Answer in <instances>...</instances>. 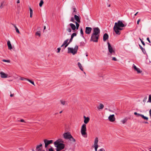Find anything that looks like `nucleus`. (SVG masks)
<instances>
[{
  "mask_svg": "<svg viewBox=\"0 0 151 151\" xmlns=\"http://www.w3.org/2000/svg\"><path fill=\"white\" fill-rule=\"evenodd\" d=\"M124 27L125 25L122 23V22L119 20L117 22L115 23L113 29L116 34L119 35L120 34L119 31L122 30L123 29L122 28Z\"/></svg>",
  "mask_w": 151,
  "mask_h": 151,
  "instance_id": "nucleus-1",
  "label": "nucleus"
},
{
  "mask_svg": "<svg viewBox=\"0 0 151 151\" xmlns=\"http://www.w3.org/2000/svg\"><path fill=\"white\" fill-rule=\"evenodd\" d=\"M108 49L109 52L108 55L110 57H111L112 55H114L115 54V51L114 49L109 42H107Z\"/></svg>",
  "mask_w": 151,
  "mask_h": 151,
  "instance_id": "nucleus-2",
  "label": "nucleus"
},
{
  "mask_svg": "<svg viewBox=\"0 0 151 151\" xmlns=\"http://www.w3.org/2000/svg\"><path fill=\"white\" fill-rule=\"evenodd\" d=\"M54 145L56 147V151L58 150L60 151L63 149L65 147V144L63 143H59V142H54Z\"/></svg>",
  "mask_w": 151,
  "mask_h": 151,
  "instance_id": "nucleus-3",
  "label": "nucleus"
},
{
  "mask_svg": "<svg viewBox=\"0 0 151 151\" xmlns=\"http://www.w3.org/2000/svg\"><path fill=\"white\" fill-rule=\"evenodd\" d=\"M78 48L77 45H76L74 48L72 47H68V53H72L73 55H74L76 53Z\"/></svg>",
  "mask_w": 151,
  "mask_h": 151,
  "instance_id": "nucleus-4",
  "label": "nucleus"
},
{
  "mask_svg": "<svg viewBox=\"0 0 151 151\" xmlns=\"http://www.w3.org/2000/svg\"><path fill=\"white\" fill-rule=\"evenodd\" d=\"M99 36L92 34L90 39V41L95 42H97Z\"/></svg>",
  "mask_w": 151,
  "mask_h": 151,
  "instance_id": "nucleus-5",
  "label": "nucleus"
},
{
  "mask_svg": "<svg viewBox=\"0 0 151 151\" xmlns=\"http://www.w3.org/2000/svg\"><path fill=\"white\" fill-rule=\"evenodd\" d=\"M86 125L85 124H83L81 128V133L82 136H84L86 134Z\"/></svg>",
  "mask_w": 151,
  "mask_h": 151,
  "instance_id": "nucleus-6",
  "label": "nucleus"
},
{
  "mask_svg": "<svg viewBox=\"0 0 151 151\" xmlns=\"http://www.w3.org/2000/svg\"><path fill=\"white\" fill-rule=\"evenodd\" d=\"M100 30L98 27H95L93 28V33L92 34L99 36Z\"/></svg>",
  "mask_w": 151,
  "mask_h": 151,
  "instance_id": "nucleus-7",
  "label": "nucleus"
},
{
  "mask_svg": "<svg viewBox=\"0 0 151 151\" xmlns=\"http://www.w3.org/2000/svg\"><path fill=\"white\" fill-rule=\"evenodd\" d=\"M71 136L69 132L65 133L63 134L64 138L66 139H69L70 138V137H71Z\"/></svg>",
  "mask_w": 151,
  "mask_h": 151,
  "instance_id": "nucleus-8",
  "label": "nucleus"
},
{
  "mask_svg": "<svg viewBox=\"0 0 151 151\" xmlns=\"http://www.w3.org/2000/svg\"><path fill=\"white\" fill-rule=\"evenodd\" d=\"M44 141L45 144V148L47 147L48 145L52 143L53 142V141L52 140H48L46 139H44Z\"/></svg>",
  "mask_w": 151,
  "mask_h": 151,
  "instance_id": "nucleus-9",
  "label": "nucleus"
},
{
  "mask_svg": "<svg viewBox=\"0 0 151 151\" xmlns=\"http://www.w3.org/2000/svg\"><path fill=\"white\" fill-rule=\"evenodd\" d=\"M133 68L134 70L137 72L138 73H141L142 72V71L139 68H137L134 64L133 65Z\"/></svg>",
  "mask_w": 151,
  "mask_h": 151,
  "instance_id": "nucleus-10",
  "label": "nucleus"
},
{
  "mask_svg": "<svg viewBox=\"0 0 151 151\" xmlns=\"http://www.w3.org/2000/svg\"><path fill=\"white\" fill-rule=\"evenodd\" d=\"M109 120L111 122H113L115 119L114 114L110 115L108 117Z\"/></svg>",
  "mask_w": 151,
  "mask_h": 151,
  "instance_id": "nucleus-11",
  "label": "nucleus"
},
{
  "mask_svg": "<svg viewBox=\"0 0 151 151\" xmlns=\"http://www.w3.org/2000/svg\"><path fill=\"white\" fill-rule=\"evenodd\" d=\"M92 30L91 28L89 27H86V28L85 32L86 34H90Z\"/></svg>",
  "mask_w": 151,
  "mask_h": 151,
  "instance_id": "nucleus-12",
  "label": "nucleus"
},
{
  "mask_svg": "<svg viewBox=\"0 0 151 151\" xmlns=\"http://www.w3.org/2000/svg\"><path fill=\"white\" fill-rule=\"evenodd\" d=\"M0 74L1 75V77L2 78H6L8 77V75L3 72H0Z\"/></svg>",
  "mask_w": 151,
  "mask_h": 151,
  "instance_id": "nucleus-13",
  "label": "nucleus"
},
{
  "mask_svg": "<svg viewBox=\"0 0 151 151\" xmlns=\"http://www.w3.org/2000/svg\"><path fill=\"white\" fill-rule=\"evenodd\" d=\"M74 17L75 20L77 21L78 22L80 23L81 22L80 17L76 15H75Z\"/></svg>",
  "mask_w": 151,
  "mask_h": 151,
  "instance_id": "nucleus-14",
  "label": "nucleus"
},
{
  "mask_svg": "<svg viewBox=\"0 0 151 151\" xmlns=\"http://www.w3.org/2000/svg\"><path fill=\"white\" fill-rule=\"evenodd\" d=\"M83 118L84 119V122L85 124H87L89 121L90 119L88 117H86L85 116H84Z\"/></svg>",
  "mask_w": 151,
  "mask_h": 151,
  "instance_id": "nucleus-15",
  "label": "nucleus"
},
{
  "mask_svg": "<svg viewBox=\"0 0 151 151\" xmlns=\"http://www.w3.org/2000/svg\"><path fill=\"white\" fill-rule=\"evenodd\" d=\"M109 38L108 35L106 33L104 34L103 37V40L104 41H105Z\"/></svg>",
  "mask_w": 151,
  "mask_h": 151,
  "instance_id": "nucleus-16",
  "label": "nucleus"
},
{
  "mask_svg": "<svg viewBox=\"0 0 151 151\" xmlns=\"http://www.w3.org/2000/svg\"><path fill=\"white\" fill-rule=\"evenodd\" d=\"M7 44L8 49L10 50H11L12 49V48L10 42L9 41H8L7 42Z\"/></svg>",
  "mask_w": 151,
  "mask_h": 151,
  "instance_id": "nucleus-17",
  "label": "nucleus"
},
{
  "mask_svg": "<svg viewBox=\"0 0 151 151\" xmlns=\"http://www.w3.org/2000/svg\"><path fill=\"white\" fill-rule=\"evenodd\" d=\"M42 146V144H40L39 145H37L36 147V151H39L40 150H41V147Z\"/></svg>",
  "mask_w": 151,
  "mask_h": 151,
  "instance_id": "nucleus-18",
  "label": "nucleus"
},
{
  "mask_svg": "<svg viewBox=\"0 0 151 151\" xmlns=\"http://www.w3.org/2000/svg\"><path fill=\"white\" fill-rule=\"evenodd\" d=\"M70 27H71L72 30L74 31V32L75 31V30L76 29V27L75 25L72 23H70L69 24Z\"/></svg>",
  "mask_w": 151,
  "mask_h": 151,
  "instance_id": "nucleus-19",
  "label": "nucleus"
},
{
  "mask_svg": "<svg viewBox=\"0 0 151 151\" xmlns=\"http://www.w3.org/2000/svg\"><path fill=\"white\" fill-rule=\"evenodd\" d=\"M68 40V39H67L65 40L63 43L64 45H65V47H67L68 46V45L70 43L69 42L68 43H67Z\"/></svg>",
  "mask_w": 151,
  "mask_h": 151,
  "instance_id": "nucleus-20",
  "label": "nucleus"
},
{
  "mask_svg": "<svg viewBox=\"0 0 151 151\" xmlns=\"http://www.w3.org/2000/svg\"><path fill=\"white\" fill-rule=\"evenodd\" d=\"M98 138L96 137L95 139L94 145H98Z\"/></svg>",
  "mask_w": 151,
  "mask_h": 151,
  "instance_id": "nucleus-21",
  "label": "nucleus"
},
{
  "mask_svg": "<svg viewBox=\"0 0 151 151\" xmlns=\"http://www.w3.org/2000/svg\"><path fill=\"white\" fill-rule=\"evenodd\" d=\"M104 107V106L103 104H100L99 106L97 107L98 109L100 110L102 109Z\"/></svg>",
  "mask_w": 151,
  "mask_h": 151,
  "instance_id": "nucleus-22",
  "label": "nucleus"
},
{
  "mask_svg": "<svg viewBox=\"0 0 151 151\" xmlns=\"http://www.w3.org/2000/svg\"><path fill=\"white\" fill-rule=\"evenodd\" d=\"M140 116L145 120H148V118L146 116H145L143 114H141V115H140Z\"/></svg>",
  "mask_w": 151,
  "mask_h": 151,
  "instance_id": "nucleus-23",
  "label": "nucleus"
},
{
  "mask_svg": "<svg viewBox=\"0 0 151 151\" xmlns=\"http://www.w3.org/2000/svg\"><path fill=\"white\" fill-rule=\"evenodd\" d=\"M127 118H124V119H122L121 120V122L123 124H124L125 123H126L127 120Z\"/></svg>",
  "mask_w": 151,
  "mask_h": 151,
  "instance_id": "nucleus-24",
  "label": "nucleus"
},
{
  "mask_svg": "<svg viewBox=\"0 0 151 151\" xmlns=\"http://www.w3.org/2000/svg\"><path fill=\"white\" fill-rule=\"evenodd\" d=\"M78 66L79 67L80 69L82 70H83V68L82 66V65L80 63L78 62Z\"/></svg>",
  "mask_w": 151,
  "mask_h": 151,
  "instance_id": "nucleus-25",
  "label": "nucleus"
},
{
  "mask_svg": "<svg viewBox=\"0 0 151 151\" xmlns=\"http://www.w3.org/2000/svg\"><path fill=\"white\" fill-rule=\"evenodd\" d=\"M29 10H30V17H32V15L33 14V11L32 9L30 8L29 7Z\"/></svg>",
  "mask_w": 151,
  "mask_h": 151,
  "instance_id": "nucleus-26",
  "label": "nucleus"
},
{
  "mask_svg": "<svg viewBox=\"0 0 151 151\" xmlns=\"http://www.w3.org/2000/svg\"><path fill=\"white\" fill-rule=\"evenodd\" d=\"M70 138H69V139L72 142H75L76 141L75 139L72 136L70 137Z\"/></svg>",
  "mask_w": 151,
  "mask_h": 151,
  "instance_id": "nucleus-27",
  "label": "nucleus"
},
{
  "mask_svg": "<svg viewBox=\"0 0 151 151\" xmlns=\"http://www.w3.org/2000/svg\"><path fill=\"white\" fill-rule=\"evenodd\" d=\"M57 141L59 142V143H63L64 142V141L62 140V139H58V140H57L55 142H57Z\"/></svg>",
  "mask_w": 151,
  "mask_h": 151,
  "instance_id": "nucleus-28",
  "label": "nucleus"
},
{
  "mask_svg": "<svg viewBox=\"0 0 151 151\" xmlns=\"http://www.w3.org/2000/svg\"><path fill=\"white\" fill-rule=\"evenodd\" d=\"M4 1H3L1 3V5L0 6V8L1 9L3 8L4 7Z\"/></svg>",
  "mask_w": 151,
  "mask_h": 151,
  "instance_id": "nucleus-29",
  "label": "nucleus"
},
{
  "mask_svg": "<svg viewBox=\"0 0 151 151\" xmlns=\"http://www.w3.org/2000/svg\"><path fill=\"white\" fill-rule=\"evenodd\" d=\"M139 47L142 50V52L145 54L146 52V51L144 49L141 45H139Z\"/></svg>",
  "mask_w": 151,
  "mask_h": 151,
  "instance_id": "nucleus-30",
  "label": "nucleus"
},
{
  "mask_svg": "<svg viewBox=\"0 0 151 151\" xmlns=\"http://www.w3.org/2000/svg\"><path fill=\"white\" fill-rule=\"evenodd\" d=\"M14 25V27L15 28L16 32L18 33H19V31L18 28L16 26H15Z\"/></svg>",
  "mask_w": 151,
  "mask_h": 151,
  "instance_id": "nucleus-31",
  "label": "nucleus"
},
{
  "mask_svg": "<svg viewBox=\"0 0 151 151\" xmlns=\"http://www.w3.org/2000/svg\"><path fill=\"white\" fill-rule=\"evenodd\" d=\"M78 23V22H75V23H76V29H78L79 27V24Z\"/></svg>",
  "mask_w": 151,
  "mask_h": 151,
  "instance_id": "nucleus-32",
  "label": "nucleus"
},
{
  "mask_svg": "<svg viewBox=\"0 0 151 151\" xmlns=\"http://www.w3.org/2000/svg\"><path fill=\"white\" fill-rule=\"evenodd\" d=\"M148 102L151 103V94L149 95V99L148 101L147 102Z\"/></svg>",
  "mask_w": 151,
  "mask_h": 151,
  "instance_id": "nucleus-33",
  "label": "nucleus"
},
{
  "mask_svg": "<svg viewBox=\"0 0 151 151\" xmlns=\"http://www.w3.org/2000/svg\"><path fill=\"white\" fill-rule=\"evenodd\" d=\"M36 35L39 36V37L40 36L41 32L40 31H37L36 33Z\"/></svg>",
  "mask_w": 151,
  "mask_h": 151,
  "instance_id": "nucleus-34",
  "label": "nucleus"
},
{
  "mask_svg": "<svg viewBox=\"0 0 151 151\" xmlns=\"http://www.w3.org/2000/svg\"><path fill=\"white\" fill-rule=\"evenodd\" d=\"M27 81H28L29 82H30L31 83H32L33 85L35 86V83L33 81H32L31 80L28 79L27 80Z\"/></svg>",
  "mask_w": 151,
  "mask_h": 151,
  "instance_id": "nucleus-35",
  "label": "nucleus"
},
{
  "mask_svg": "<svg viewBox=\"0 0 151 151\" xmlns=\"http://www.w3.org/2000/svg\"><path fill=\"white\" fill-rule=\"evenodd\" d=\"M44 3L43 1V0H41L40 1V2L39 3V6L40 7H41L42 6V4Z\"/></svg>",
  "mask_w": 151,
  "mask_h": 151,
  "instance_id": "nucleus-36",
  "label": "nucleus"
},
{
  "mask_svg": "<svg viewBox=\"0 0 151 151\" xmlns=\"http://www.w3.org/2000/svg\"><path fill=\"white\" fill-rule=\"evenodd\" d=\"M60 102H61V103L63 105H65L66 104V102L64 101L61 100L60 101Z\"/></svg>",
  "mask_w": 151,
  "mask_h": 151,
  "instance_id": "nucleus-37",
  "label": "nucleus"
},
{
  "mask_svg": "<svg viewBox=\"0 0 151 151\" xmlns=\"http://www.w3.org/2000/svg\"><path fill=\"white\" fill-rule=\"evenodd\" d=\"M80 44L81 46H83L84 45L85 43L84 42H80Z\"/></svg>",
  "mask_w": 151,
  "mask_h": 151,
  "instance_id": "nucleus-38",
  "label": "nucleus"
},
{
  "mask_svg": "<svg viewBox=\"0 0 151 151\" xmlns=\"http://www.w3.org/2000/svg\"><path fill=\"white\" fill-rule=\"evenodd\" d=\"M20 79L21 80H22V81H23V80H27H27L28 79L27 78H23V77H21L20 78Z\"/></svg>",
  "mask_w": 151,
  "mask_h": 151,
  "instance_id": "nucleus-39",
  "label": "nucleus"
},
{
  "mask_svg": "<svg viewBox=\"0 0 151 151\" xmlns=\"http://www.w3.org/2000/svg\"><path fill=\"white\" fill-rule=\"evenodd\" d=\"M76 32H74L71 35V37L73 38L74 37L76 36Z\"/></svg>",
  "mask_w": 151,
  "mask_h": 151,
  "instance_id": "nucleus-40",
  "label": "nucleus"
},
{
  "mask_svg": "<svg viewBox=\"0 0 151 151\" xmlns=\"http://www.w3.org/2000/svg\"><path fill=\"white\" fill-rule=\"evenodd\" d=\"M147 96H145L144 99L143 101V102H145L146 101H147Z\"/></svg>",
  "mask_w": 151,
  "mask_h": 151,
  "instance_id": "nucleus-41",
  "label": "nucleus"
},
{
  "mask_svg": "<svg viewBox=\"0 0 151 151\" xmlns=\"http://www.w3.org/2000/svg\"><path fill=\"white\" fill-rule=\"evenodd\" d=\"M95 151H97V150L98 147V145H94Z\"/></svg>",
  "mask_w": 151,
  "mask_h": 151,
  "instance_id": "nucleus-42",
  "label": "nucleus"
},
{
  "mask_svg": "<svg viewBox=\"0 0 151 151\" xmlns=\"http://www.w3.org/2000/svg\"><path fill=\"white\" fill-rule=\"evenodd\" d=\"M67 30L69 32L71 31V29L70 28H68L67 29Z\"/></svg>",
  "mask_w": 151,
  "mask_h": 151,
  "instance_id": "nucleus-43",
  "label": "nucleus"
},
{
  "mask_svg": "<svg viewBox=\"0 0 151 151\" xmlns=\"http://www.w3.org/2000/svg\"><path fill=\"white\" fill-rule=\"evenodd\" d=\"M73 14L74 12H76V9L75 8H73Z\"/></svg>",
  "mask_w": 151,
  "mask_h": 151,
  "instance_id": "nucleus-44",
  "label": "nucleus"
},
{
  "mask_svg": "<svg viewBox=\"0 0 151 151\" xmlns=\"http://www.w3.org/2000/svg\"><path fill=\"white\" fill-rule=\"evenodd\" d=\"M112 60H113L115 61H117V60L115 57H113L112 58Z\"/></svg>",
  "mask_w": 151,
  "mask_h": 151,
  "instance_id": "nucleus-45",
  "label": "nucleus"
},
{
  "mask_svg": "<svg viewBox=\"0 0 151 151\" xmlns=\"http://www.w3.org/2000/svg\"><path fill=\"white\" fill-rule=\"evenodd\" d=\"M2 61L4 62H9V60H6L4 59L2 60Z\"/></svg>",
  "mask_w": 151,
  "mask_h": 151,
  "instance_id": "nucleus-46",
  "label": "nucleus"
},
{
  "mask_svg": "<svg viewBox=\"0 0 151 151\" xmlns=\"http://www.w3.org/2000/svg\"><path fill=\"white\" fill-rule=\"evenodd\" d=\"M98 151H105V150L103 148H101L99 149Z\"/></svg>",
  "mask_w": 151,
  "mask_h": 151,
  "instance_id": "nucleus-47",
  "label": "nucleus"
},
{
  "mask_svg": "<svg viewBox=\"0 0 151 151\" xmlns=\"http://www.w3.org/2000/svg\"><path fill=\"white\" fill-rule=\"evenodd\" d=\"M80 33L81 35H83V30L82 29H81L80 30Z\"/></svg>",
  "mask_w": 151,
  "mask_h": 151,
  "instance_id": "nucleus-48",
  "label": "nucleus"
},
{
  "mask_svg": "<svg viewBox=\"0 0 151 151\" xmlns=\"http://www.w3.org/2000/svg\"><path fill=\"white\" fill-rule=\"evenodd\" d=\"M70 21L74 22H75L74 20L73 17H72L70 19Z\"/></svg>",
  "mask_w": 151,
  "mask_h": 151,
  "instance_id": "nucleus-49",
  "label": "nucleus"
},
{
  "mask_svg": "<svg viewBox=\"0 0 151 151\" xmlns=\"http://www.w3.org/2000/svg\"><path fill=\"white\" fill-rule=\"evenodd\" d=\"M49 151H54L52 147H51L49 149Z\"/></svg>",
  "mask_w": 151,
  "mask_h": 151,
  "instance_id": "nucleus-50",
  "label": "nucleus"
},
{
  "mask_svg": "<svg viewBox=\"0 0 151 151\" xmlns=\"http://www.w3.org/2000/svg\"><path fill=\"white\" fill-rule=\"evenodd\" d=\"M57 50H58L57 53H59L60 52V51L61 50V48L60 47H59V48H58Z\"/></svg>",
  "mask_w": 151,
  "mask_h": 151,
  "instance_id": "nucleus-51",
  "label": "nucleus"
},
{
  "mask_svg": "<svg viewBox=\"0 0 151 151\" xmlns=\"http://www.w3.org/2000/svg\"><path fill=\"white\" fill-rule=\"evenodd\" d=\"M134 114L135 115H137L138 116H140V115H141V114L137 113L136 112H135L134 113Z\"/></svg>",
  "mask_w": 151,
  "mask_h": 151,
  "instance_id": "nucleus-52",
  "label": "nucleus"
},
{
  "mask_svg": "<svg viewBox=\"0 0 151 151\" xmlns=\"http://www.w3.org/2000/svg\"><path fill=\"white\" fill-rule=\"evenodd\" d=\"M73 38V37H71V38L70 39V40H69V43L72 41Z\"/></svg>",
  "mask_w": 151,
  "mask_h": 151,
  "instance_id": "nucleus-53",
  "label": "nucleus"
},
{
  "mask_svg": "<svg viewBox=\"0 0 151 151\" xmlns=\"http://www.w3.org/2000/svg\"><path fill=\"white\" fill-rule=\"evenodd\" d=\"M140 20H141L140 19H139L137 20V24H139V22L140 21Z\"/></svg>",
  "mask_w": 151,
  "mask_h": 151,
  "instance_id": "nucleus-54",
  "label": "nucleus"
},
{
  "mask_svg": "<svg viewBox=\"0 0 151 151\" xmlns=\"http://www.w3.org/2000/svg\"><path fill=\"white\" fill-rule=\"evenodd\" d=\"M20 122H25V121H24V120H23V119H21L20 120Z\"/></svg>",
  "mask_w": 151,
  "mask_h": 151,
  "instance_id": "nucleus-55",
  "label": "nucleus"
},
{
  "mask_svg": "<svg viewBox=\"0 0 151 151\" xmlns=\"http://www.w3.org/2000/svg\"><path fill=\"white\" fill-rule=\"evenodd\" d=\"M150 116L151 118V109H150L149 111Z\"/></svg>",
  "mask_w": 151,
  "mask_h": 151,
  "instance_id": "nucleus-56",
  "label": "nucleus"
},
{
  "mask_svg": "<svg viewBox=\"0 0 151 151\" xmlns=\"http://www.w3.org/2000/svg\"><path fill=\"white\" fill-rule=\"evenodd\" d=\"M141 42H142V44L143 45H144V46L145 45V43L144 42V41H141Z\"/></svg>",
  "mask_w": 151,
  "mask_h": 151,
  "instance_id": "nucleus-57",
  "label": "nucleus"
},
{
  "mask_svg": "<svg viewBox=\"0 0 151 151\" xmlns=\"http://www.w3.org/2000/svg\"><path fill=\"white\" fill-rule=\"evenodd\" d=\"M147 40L148 41L150 42V40L149 39V37H147Z\"/></svg>",
  "mask_w": 151,
  "mask_h": 151,
  "instance_id": "nucleus-58",
  "label": "nucleus"
},
{
  "mask_svg": "<svg viewBox=\"0 0 151 151\" xmlns=\"http://www.w3.org/2000/svg\"><path fill=\"white\" fill-rule=\"evenodd\" d=\"M20 3L19 0H17V3L18 4Z\"/></svg>",
  "mask_w": 151,
  "mask_h": 151,
  "instance_id": "nucleus-59",
  "label": "nucleus"
},
{
  "mask_svg": "<svg viewBox=\"0 0 151 151\" xmlns=\"http://www.w3.org/2000/svg\"><path fill=\"white\" fill-rule=\"evenodd\" d=\"M10 96L11 97H13L14 96V94H11Z\"/></svg>",
  "mask_w": 151,
  "mask_h": 151,
  "instance_id": "nucleus-60",
  "label": "nucleus"
},
{
  "mask_svg": "<svg viewBox=\"0 0 151 151\" xmlns=\"http://www.w3.org/2000/svg\"><path fill=\"white\" fill-rule=\"evenodd\" d=\"M138 12H137L136 14H135L134 15V16H136L137 14L138 13Z\"/></svg>",
  "mask_w": 151,
  "mask_h": 151,
  "instance_id": "nucleus-61",
  "label": "nucleus"
},
{
  "mask_svg": "<svg viewBox=\"0 0 151 151\" xmlns=\"http://www.w3.org/2000/svg\"><path fill=\"white\" fill-rule=\"evenodd\" d=\"M64 45H64V44L63 43V44L61 45V47H63V46H64Z\"/></svg>",
  "mask_w": 151,
  "mask_h": 151,
  "instance_id": "nucleus-62",
  "label": "nucleus"
},
{
  "mask_svg": "<svg viewBox=\"0 0 151 151\" xmlns=\"http://www.w3.org/2000/svg\"><path fill=\"white\" fill-rule=\"evenodd\" d=\"M45 29H46V27L45 26L44 27V29L45 30Z\"/></svg>",
  "mask_w": 151,
  "mask_h": 151,
  "instance_id": "nucleus-63",
  "label": "nucleus"
},
{
  "mask_svg": "<svg viewBox=\"0 0 151 151\" xmlns=\"http://www.w3.org/2000/svg\"><path fill=\"white\" fill-rule=\"evenodd\" d=\"M139 39L141 41H141H142V40H141V39L140 38H139Z\"/></svg>",
  "mask_w": 151,
  "mask_h": 151,
  "instance_id": "nucleus-64",
  "label": "nucleus"
}]
</instances>
